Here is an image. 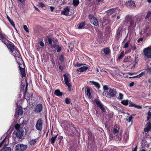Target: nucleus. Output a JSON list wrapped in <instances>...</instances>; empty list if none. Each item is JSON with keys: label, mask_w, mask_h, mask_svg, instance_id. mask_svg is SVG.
Masks as SVG:
<instances>
[{"label": "nucleus", "mask_w": 151, "mask_h": 151, "mask_svg": "<svg viewBox=\"0 0 151 151\" xmlns=\"http://www.w3.org/2000/svg\"><path fill=\"white\" fill-rule=\"evenodd\" d=\"M145 73V71H143L141 73L139 74L138 75V78H140L143 75H144Z\"/></svg>", "instance_id": "nucleus-41"}, {"label": "nucleus", "mask_w": 151, "mask_h": 151, "mask_svg": "<svg viewBox=\"0 0 151 151\" xmlns=\"http://www.w3.org/2000/svg\"><path fill=\"white\" fill-rule=\"evenodd\" d=\"M116 93L117 92L115 89L111 88L107 91L106 96L109 98L114 97L116 96Z\"/></svg>", "instance_id": "nucleus-2"}, {"label": "nucleus", "mask_w": 151, "mask_h": 151, "mask_svg": "<svg viewBox=\"0 0 151 151\" xmlns=\"http://www.w3.org/2000/svg\"><path fill=\"white\" fill-rule=\"evenodd\" d=\"M65 102L67 104H69L70 103V99L68 98H66L65 99Z\"/></svg>", "instance_id": "nucleus-40"}, {"label": "nucleus", "mask_w": 151, "mask_h": 151, "mask_svg": "<svg viewBox=\"0 0 151 151\" xmlns=\"http://www.w3.org/2000/svg\"><path fill=\"white\" fill-rule=\"evenodd\" d=\"M15 128L16 130L15 134L16 137L19 139L22 138L24 134L23 128L20 127V125L18 124L15 125Z\"/></svg>", "instance_id": "nucleus-1"}, {"label": "nucleus", "mask_w": 151, "mask_h": 151, "mask_svg": "<svg viewBox=\"0 0 151 151\" xmlns=\"http://www.w3.org/2000/svg\"><path fill=\"white\" fill-rule=\"evenodd\" d=\"M39 44L40 46H44V42L42 41L40 42Z\"/></svg>", "instance_id": "nucleus-54"}, {"label": "nucleus", "mask_w": 151, "mask_h": 151, "mask_svg": "<svg viewBox=\"0 0 151 151\" xmlns=\"http://www.w3.org/2000/svg\"><path fill=\"white\" fill-rule=\"evenodd\" d=\"M143 39L142 38H140L137 40V41L139 42L140 41H142Z\"/></svg>", "instance_id": "nucleus-59"}, {"label": "nucleus", "mask_w": 151, "mask_h": 151, "mask_svg": "<svg viewBox=\"0 0 151 151\" xmlns=\"http://www.w3.org/2000/svg\"><path fill=\"white\" fill-rule=\"evenodd\" d=\"M57 52H59L61 51V48L60 47H58L57 48Z\"/></svg>", "instance_id": "nucleus-51"}, {"label": "nucleus", "mask_w": 151, "mask_h": 151, "mask_svg": "<svg viewBox=\"0 0 151 151\" xmlns=\"http://www.w3.org/2000/svg\"><path fill=\"white\" fill-rule=\"evenodd\" d=\"M54 94L58 96H60L62 95V93L59 90H56L55 91Z\"/></svg>", "instance_id": "nucleus-26"}, {"label": "nucleus", "mask_w": 151, "mask_h": 151, "mask_svg": "<svg viewBox=\"0 0 151 151\" xmlns=\"http://www.w3.org/2000/svg\"><path fill=\"white\" fill-rule=\"evenodd\" d=\"M121 103L124 105H127L128 104L129 102L128 100H125L122 101Z\"/></svg>", "instance_id": "nucleus-31"}, {"label": "nucleus", "mask_w": 151, "mask_h": 151, "mask_svg": "<svg viewBox=\"0 0 151 151\" xmlns=\"http://www.w3.org/2000/svg\"><path fill=\"white\" fill-rule=\"evenodd\" d=\"M134 82H132L129 84V86L130 87H132L134 86Z\"/></svg>", "instance_id": "nucleus-55"}, {"label": "nucleus", "mask_w": 151, "mask_h": 151, "mask_svg": "<svg viewBox=\"0 0 151 151\" xmlns=\"http://www.w3.org/2000/svg\"><path fill=\"white\" fill-rule=\"evenodd\" d=\"M119 10L118 9H112L106 11L107 14L110 15L113 13L116 12V14L119 13Z\"/></svg>", "instance_id": "nucleus-11"}, {"label": "nucleus", "mask_w": 151, "mask_h": 151, "mask_svg": "<svg viewBox=\"0 0 151 151\" xmlns=\"http://www.w3.org/2000/svg\"><path fill=\"white\" fill-rule=\"evenodd\" d=\"M123 95L121 93H119V96L118 97V99L119 100H122L123 99Z\"/></svg>", "instance_id": "nucleus-35"}, {"label": "nucleus", "mask_w": 151, "mask_h": 151, "mask_svg": "<svg viewBox=\"0 0 151 151\" xmlns=\"http://www.w3.org/2000/svg\"><path fill=\"white\" fill-rule=\"evenodd\" d=\"M11 149L10 147H4L0 151H11Z\"/></svg>", "instance_id": "nucleus-28"}, {"label": "nucleus", "mask_w": 151, "mask_h": 151, "mask_svg": "<svg viewBox=\"0 0 151 151\" xmlns=\"http://www.w3.org/2000/svg\"><path fill=\"white\" fill-rule=\"evenodd\" d=\"M146 70H147V72L151 73V68L148 67L146 69Z\"/></svg>", "instance_id": "nucleus-50"}, {"label": "nucleus", "mask_w": 151, "mask_h": 151, "mask_svg": "<svg viewBox=\"0 0 151 151\" xmlns=\"http://www.w3.org/2000/svg\"><path fill=\"white\" fill-rule=\"evenodd\" d=\"M19 70L21 74L22 77H25L26 76L25 69L24 68H21L20 66Z\"/></svg>", "instance_id": "nucleus-19"}, {"label": "nucleus", "mask_w": 151, "mask_h": 151, "mask_svg": "<svg viewBox=\"0 0 151 151\" xmlns=\"http://www.w3.org/2000/svg\"><path fill=\"white\" fill-rule=\"evenodd\" d=\"M27 148L26 145L23 144H18L16 147V151H23L25 150Z\"/></svg>", "instance_id": "nucleus-7"}, {"label": "nucleus", "mask_w": 151, "mask_h": 151, "mask_svg": "<svg viewBox=\"0 0 151 151\" xmlns=\"http://www.w3.org/2000/svg\"><path fill=\"white\" fill-rule=\"evenodd\" d=\"M87 95L88 96V98L89 99H91L92 97L91 94V93L90 89L88 88L86 91Z\"/></svg>", "instance_id": "nucleus-23"}, {"label": "nucleus", "mask_w": 151, "mask_h": 151, "mask_svg": "<svg viewBox=\"0 0 151 151\" xmlns=\"http://www.w3.org/2000/svg\"><path fill=\"white\" fill-rule=\"evenodd\" d=\"M7 17L8 20L9 22L12 26L15 28V24L13 21L11 20L10 18L8 15H7Z\"/></svg>", "instance_id": "nucleus-29"}, {"label": "nucleus", "mask_w": 151, "mask_h": 151, "mask_svg": "<svg viewBox=\"0 0 151 151\" xmlns=\"http://www.w3.org/2000/svg\"><path fill=\"white\" fill-rule=\"evenodd\" d=\"M42 121L41 119H39L37 121L36 125V129L38 130L41 131L42 129Z\"/></svg>", "instance_id": "nucleus-8"}, {"label": "nucleus", "mask_w": 151, "mask_h": 151, "mask_svg": "<svg viewBox=\"0 0 151 151\" xmlns=\"http://www.w3.org/2000/svg\"><path fill=\"white\" fill-rule=\"evenodd\" d=\"M148 115L149 116H151V112L150 111H149L148 113Z\"/></svg>", "instance_id": "nucleus-64"}, {"label": "nucleus", "mask_w": 151, "mask_h": 151, "mask_svg": "<svg viewBox=\"0 0 151 151\" xmlns=\"http://www.w3.org/2000/svg\"><path fill=\"white\" fill-rule=\"evenodd\" d=\"M129 44V43L128 42H127L125 44L124 47V48H127L128 47V45Z\"/></svg>", "instance_id": "nucleus-45"}, {"label": "nucleus", "mask_w": 151, "mask_h": 151, "mask_svg": "<svg viewBox=\"0 0 151 151\" xmlns=\"http://www.w3.org/2000/svg\"><path fill=\"white\" fill-rule=\"evenodd\" d=\"M88 83L90 85H94L98 89H99L100 87L99 84L98 83L95 81H89L88 82Z\"/></svg>", "instance_id": "nucleus-15"}, {"label": "nucleus", "mask_w": 151, "mask_h": 151, "mask_svg": "<svg viewBox=\"0 0 151 151\" xmlns=\"http://www.w3.org/2000/svg\"><path fill=\"white\" fill-rule=\"evenodd\" d=\"M119 128L118 127L116 126V127H114L113 130V133L116 136L118 134Z\"/></svg>", "instance_id": "nucleus-21"}, {"label": "nucleus", "mask_w": 151, "mask_h": 151, "mask_svg": "<svg viewBox=\"0 0 151 151\" xmlns=\"http://www.w3.org/2000/svg\"><path fill=\"white\" fill-rule=\"evenodd\" d=\"M130 57L128 56L125 58L124 60V62H129L130 61Z\"/></svg>", "instance_id": "nucleus-32"}, {"label": "nucleus", "mask_w": 151, "mask_h": 151, "mask_svg": "<svg viewBox=\"0 0 151 151\" xmlns=\"http://www.w3.org/2000/svg\"><path fill=\"white\" fill-rule=\"evenodd\" d=\"M120 37V31L118 29L117 31V37L118 38Z\"/></svg>", "instance_id": "nucleus-43"}, {"label": "nucleus", "mask_w": 151, "mask_h": 151, "mask_svg": "<svg viewBox=\"0 0 151 151\" xmlns=\"http://www.w3.org/2000/svg\"><path fill=\"white\" fill-rule=\"evenodd\" d=\"M0 39L4 44H6L7 42V40L1 34H0Z\"/></svg>", "instance_id": "nucleus-20"}, {"label": "nucleus", "mask_w": 151, "mask_h": 151, "mask_svg": "<svg viewBox=\"0 0 151 151\" xmlns=\"http://www.w3.org/2000/svg\"><path fill=\"white\" fill-rule=\"evenodd\" d=\"M59 59L61 62L63 61L64 60L63 57V55H61L59 58Z\"/></svg>", "instance_id": "nucleus-46"}, {"label": "nucleus", "mask_w": 151, "mask_h": 151, "mask_svg": "<svg viewBox=\"0 0 151 151\" xmlns=\"http://www.w3.org/2000/svg\"><path fill=\"white\" fill-rule=\"evenodd\" d=\"M64 81L65 84L69 88L70 86V84L69 82L68 78V76L66 74H64L63 75Z\"/></svg>", "instance_id": "nucleus-13"}, {"label": "nucleus", "mask_w": 151, "mask_h": 151, "mask_svg": "<svg viewBox=\"0 0 151 151\" xmlns=\"http://www.w3.org/2000/svg\"><path fill=\"white\" fill-rule=\"evenodd\" d=\"M138 78V75L136 76H135L132 77H129V78Z\"/></svg>", "instance_id": "nucleus-61"}, {"label": "nucleus", "mask_w": 151, "mask_h": 151, "mask_svg": "<svg viewBox=\"0 0 151 151\" xmlns=\"http://www.w3.org/2000/svg\"><path fill=\"white\" fill-rule=\"evenodd\" d=\"M88 69V67L85 66H83L77 69V71L79 72H83L86 71Z\"/></svg>", "instance_id": "nucleus-14"}, {"label": "nucleus", "mask_w": 151, "mask_h": 151, "mask_svg": "<svg viewBox=\"0 0 151 151\" xmlns=\"http://www.w3.org/2000/svg\"><path fill=\"white\" fill-rule=\"evenodd\" d=\"M134 107L138 109H141L142 108V106H141L136 105V104H135Z\"/></svg>", "instance_id": "nucleus-42"}, {"label": "nucleus", "mask_w": 151, "mask_h": 151, "mask_svg": "<svg viewBox=\"0 0 151 151\" xmlns=\"http://www.w3.org/2000/svg\"><path fill=\"white\" fill-rule=\"evenodd\" d=\"M23 113L22 108L20 106H17L16 109L15 114L14 116L16 117H19V115L21 116Z\"/></svg>", "instance_id": "nucleus-5"}, {"label": "nucleus", "mask_w": 151, "mask_h": 151, "mask_svg": "<svg viewBox=\"0 0 151 151\" xmlns=\"http://www.w3.org/2000/svg\"><path fill=\"white\" fill-rule=\"evenodd\" d=\"M81 65L78 63H77L75 65V66L76 67H80L81 66Z\"/></svg>", "instance_id": "nucleus-49"}, {"label": "nucleus", "mask_w": 151, "mask_h": 151, "mask_svg": "<svg viewBox=\"0 0 151 151\" xmlns=\"http://www.w3.org/2000/svg\"><path fill=\"white\" fill-rule=\"evenodd\" d=\"M79 3V0H74L73 1V4L74 6H77Z\"/></svg>", "instance_id": "nucleus-33"}, {"label": "nucleus", "mask_w": 151, "mask_h": 151, "mask_svg": "<svg viewBox=\"0 0 151 151\" xmlns=\"http://www.w3.org/2000/svg\"><path fill=\"white\" fill-rule=\"evenodd\" d=\"M32 93L30 94H26V93L24 94V97L27 100H29L30 99L32 98Z\"/></svg>", "instance_id": "nucleus-22"}, {"label": "nucleus", "mask_w": 151, "mask_h": 151, "mask_svg": "<svg viewBox=\"0 0 151 151\" xmlns=\"http://www.w3.org/2000/svg\"><path fill=\"white\" fill-rule=\"evenodd\" d=\"M124 52L122 51L120 55H119L118 57V58L119 59H121L122 57H123L124 56Z\"/></svg>", "instance_id": "nucleus-36"}, {"label": "nucleus", "mask_w": 151, "mask_h": 151, "mask_svg": "<svg viewBox=\"0 0 151 151\" xmlns=\"http://www.w3.org/2000/svg\"><path fill=\"white\" fill-rule=\"evenodd\" d=\"M57 137V135L54 136L53 137H52L51 139L50 142L52 144H53L54 143L55 141L56 140V139Z\"/></svg>", "instance_id": "nucleus-30"}, {"label": "nucleus", "mask_w": 151, "mask_h": 151, "mask_svg": "<svg viewBox=\"0 0 151 151\" xmlns=\"http://www.w3.org/2000/svg\"><path fill=\"white\" fill-rule=\"evenodd\" d=\"M89 19L93 25L95 26H97L98 25V20L92 14H90L88 16Z\"/></svg>", "instance_id": "nucleus-3"}, {"label": "nucleus", "mask_w": 151, "mask_h": 151, "mask_svg": "<svg viewBox=\"0 0 151 151\" xmlns=\"http://www.w3.org/2000/svg\"><path fill=\"white\" fill-rule=\"evenodd\" d=\"M42 104H39L36 106L34 111L36 113H39L42 110Z\"/></svg>", "instance_id": "nucleus-12"}, {"label": "nucleus", "mask_w": 151, "mask_h": 151, "mask_svg": "<svg viewBox=\"0 0 151 151\" xmlns=\"http://www.w3.org/2000/svg\"><path fill=\"white\" fill-rule=\"evenodd\" d=\"M38 6H39L42 8H43L45 7H46V5H45V4L41 2H39Z\"/></svg>", "instance_id": "nucleus-34"}, {"label": "nucleus", "mask_w": 151, "mask_h": 151, "mask_svg": "<svg viewBox=\"0 0 151 151\" xmlns=\"http://www.w3.org/2000/svg\"><path fill=\"white\" fill-rule=\"evenodd\" d=\"M143 53L145 56L148 58H151V48L147 47L144 49Z\"/></svg>", "instance_id": "nucleus-6"}, {"label": "nucleus", "mask_w": 151, "mask_h": 151, "mask_svg": "<svg viewBox=\"0 0 151 151\" xmlns=\"http://www.w3.org/2000/svg\"><path fill=\"white\" fill-rule=\"evenodd\" d=\"M85 25V23L84 22L81 23L77 25L78 28V29H83L84 28V26Z\"/></svg>", "instance_id": "nucleus-25"}, {"label": "nucleus", "mask_w": 151, "mask_h": 151, "mask_svg": "<svg viewBox=\"0 0 151 151\" xmlns=\"http://www.w3.org/2000/svg\"><path fill=\"white\" fill-rule=\"evenodd\" d=\"M8 141L7 139L5 138L0 143V148L2 146V145L4 144L5 146H6L8 144V142H6Z\"/></svg>", "instance_id": "nucleus-18"}, {"label": "nucleus", "mask_w": 151, "mask_h": 151, "mask_svg": "<svg viewBox=\"0 0 151 151\" xmlns=\"http://www.w3.org/2000/svg\"><path fill=\"white\" fill-rule=\"evenodd\" d=\"M34 8L38 12L40 11V10L38 9L35 6H34Z\"/></svg>", "instance_id": "nucleus-63"}, {"label": "nucleus", "mask_w": 151, "mask_h": 151, "mask_svg": "<svg viewBox=\"0 0 151 151\" xmlns=\"http://www.w3.org/2000/svg\"><path fill=\"white\" fill-rule=\"evenodd\" d=\"M137 151V147L136 146L134 149H133L132 151Z\"/></svg>", "instance_id": "nucleus-62"}, {"label": "nucleus", "mask_w": 151, "mask_h": 151, "mask_svg": "<svg viewBox=\"0 0 151 151\" xmlns=\"http://www.w3.org/2000/svg\"><path fill=\"white\" fill-rule=\"evenodd\" d=\"M131 26L132 27H135L136 25V23L134 22V21H131L130 23Z\"/></svg>", "instance_id": "nucleus-38"}, {"label": "nucleus", "mask_w": 151, "mask_h": 151, "mask_svg": "<svg viewBox=\"0 0 151 151\" xmlns=\"http://www.w3.org/2000/svg\"><path fill=\"white\" fill-rule=\"evenodd\" d=\"M50 9L51 11V12H52L53 10L55 8L53 6H50Z\"/></svg>", "instance_id": "nucleus-57"}, {"label": "nucleus", "mask_w": 151, "mask_h": 151, "mask_svg": "<svg viewBox=\"0 0 151 151\" xmlns=\"http://www.w3.org/2000/svg\"><path fill=\"white\" fill-rule=\"evenodd\" d=\"M151 17V12H148L147 15H146L145 18H150Z\"/></svg>", "instance_id": "nucleus-39"}, {"label": "nucleus", "mask_w": 151, "mask_h": 151, "mask_svg": "<svg viewBox=\"0 0 151 151\" xmlns=\"http://www.w3.org/2000/svg\"><path fill=\"white\" fill-rule=\"evenodd\" d=\"M12 53L14 56L16 60L18 63V62L19 63L20 61H22V59L19 51L16 50H14V51H13V52Z\"/></svg>", "instance_id": "nucleus-4"}, {"label": "nucleus", "mask_w": 151, "mask_h": 151, "mask_svg": "<svg viewBox=\"0 0 151 151\" xmlns=\"http://www.w3.org/2000/svg\"><path fill=\"white\" fill-rule=\"evenodd\" d=\"M127 4L128 6L132 8H134L135 6V3L133 1H128L127 3Z\"/></svg>", "instance_id": "nucleus-17"}, {"label": "nucleus", "mask_w": 151, "mask_h": 151, "mask_svg": "<svg viewBox=\"0 0 151 151\" xmlns=\"http://www.w3.org/2000/svg\"><path fill=\"white\" fill-rule=\"evenodd\" d=\"M18 1L22 4H24V0H18Z\"/></svg>", "instance_id": "nucleus-60"}, {"label": "nucleus", "mask_w": 151, "mask_h": 151, "mask_svg": "<svg viewBox=\"0 0 151 151\" xmlns=\"http://www.w3.org/2000/svg\"><path fill=\"white\" fill-rule=\"evenodd\" d=\"M5 44L6 45L8 48L10 50V52H13V51L15 50V47L13 44L7 40V42Z\"/></svg>", "instance_id": "nucleus-9"}, {"label": "nucleus", "mask_w": 151, "mask_h": 151, "mask_svg": "<svg viewBox=\"0 0 151 151\" xmlns=\"http://www.w3.org/2000/svg\"><path fill=\"white\" fill-rule=\"evenodd\" d=\"M103 88L104 90H107L108 89V88L107 86L105 85L104 86Z\"/></svg>", "instance_id": "nucleus-56"}, {"label": "nucleus", "mask_w": 151, "mask_h": 151, "mask_svg": "<svg viewBox=\"0 0 151 151\" xmlns=\"http://www.w3.org/2000/svg\"><path fill=\"white\" fill-rule=\"evenodd\" d=\"M94 101L96 104L101 109L103 112L105 111V109L103 106L102 104L101 103L100 101L98 99H95Z\"/></svg>", "instance_id": "nucleus-10"}, {"label": "nucleus", "mask_w": 151, "mask_h": 151, "mask_svg": "<svg viewBox=\"0 0 151 151\" xmlns=\"http://www.w3.org/2000/svg\"><path fill=\"white\" fill-rule=\"evenodd\" d=\"M37 142V140L36 139H32L29 141V145L32 146H34L35 144Z\"/></svg>", "instance_id": "nucleus-24"}, {"label": "nucleus", "mask_w": 151, "mask_h": 151, "mask_svg": "<svg viewBox=\"0 0 151 151\" xmlns=\"http://www.w3.org/2000/svg\"><path fill=\"white\" fill-rule=\"evenodd\" d=\"M130 19L131 17L129 16H127L125 18V19L126 20H127V21H128L129 19Z\"/></svg>", "instance_id": "nucleus-53"}, {"label": "nucleus", "mask_w": 151, "mask_h": 151, "mask_svg": "<svg viewBox=\"0 0 151 151\" xmlns=\"http://www.w3.org/2000/svg\"><path fill=\"white\" fill-rule=\"evenodd\" d=\"M48 42L49 43V44L50 45L52 44V40L50 38H48Z\"/></svg>", "instance_id": "nucleus-52"}, {"label": "nucleus", "mask_w": 151, "mask_h": 151, "mask_svg": "<svg viewBox=\"0 0 151 151\" xmlns=\"http://www.w3.org/2000/svg\"><path fill=\"white\" fill-rule=\"evenodd\" d=\"M69 9L68 6L66 7L62 11L61 13L64 15L68 16L69 14Z\"/></svg>", "instance_id": "nucleus-16"}, {"label": "nucleus", "mask_w": 151, "mask_h": 151, "mask_svg": "<svg viewBox=\"0 0 151 151\" xmlns=\"http://www.w3.org/2000/svg\"><path fill=\"white\" fill-rule=\"evenodd\" d=\"M110 51L109 49L108 48H106L103 49V52L106 55L109 54Z\"/></svg>", "instance_id": "nucleus-27"}, {"label": "nucleus", "mask_w": 151, "mask_h": 151, "mask_svg": "<svg viewBox=\"0 0 151 151\" xmlns=\"http://www.w3.org/2000/svg\"><path fill=\"white\" fill-rule=\"evenodd\" d=\"M129 101V106L130 107H134L135 104L132 103L131 101Z\"/></svg>", "instance_id": "nucleus-44"}, {"label": "nucleus", "mask_w": 151, "mask_h": 151, "mask_svg": "<svg viewBox=\"0 0 151 151\" xmlns=\"http://www.w3.org/2000/svg\"><path fill=\"white\" fill-rule=\"evenodd\" d=\"M150 127V128L151 129V123H149L147 124V127Z\"/></svg>", "instance_id": "nucleus-58"}, {"label": "nucleus", "mask_w": 151, "mask_h": 151, "mask_svg": "<svg viewBox=\"0 0 151 151\" xmlns=\"http://www.w3.org/2000/svg\"><path fill=\"white\" fill-rule=\"evenodd\" d=\"M150 127H146L144 129V131L145 132H148L150 130Z\"/></svg>", "instance_id": "nucleus-47"}, {"label": "nucleus", "mask_w": 151, "mask_h": 151, "mask_svg": "<svg viewBox=\"0 0 151 151\" xmlns=\"http://www.w3.org/2000/svg\"><path fill=\"white\" fill-rule=\"evenodd\" d=\"M23 28L24 30L27 32H29V30L26 25H24L23 26Z\"/></svg>", "instance_id": "nucleus-37"}, {"label": "nucleus", "mask_w": 151, "mask_h": 151, "mask_svg": "<svg viewBox=\"0 0 151 151\" xmlns=\"http://www.w3.org/2000/svg\"><path fill=\"white\" fill-rule=\"evenodd\" d=\"M132 118V116H129V117L127 119V120L128 122H129L131 121Z\"/></svg>", "instance_id": "nucleus-48"}]
</instances>
